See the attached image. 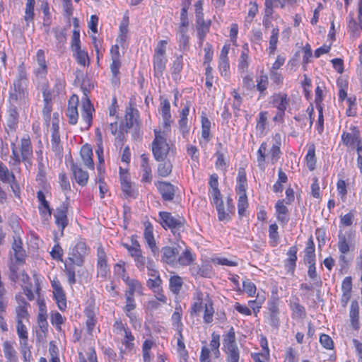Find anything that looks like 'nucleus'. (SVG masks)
<instances>
[{
  "label": "nucleus",
  "mask_w": 362,
  "mask_h": 362,
  "mask_svg": "<svg viewBox=\"0 0 362 362\" xmlns=\"http://www.w3.org/2000/svg\"><path fill=\"white\" fill-rule=\"evenodd\" d=\"M90 248L86 243L78 242L73 247L70 248L67 260L64 262V272L70 285L76 283V272L74 265L83 266L85 258L89 255Z\"/></svg>",
  "instance_id": "1"
},
{
  "label": "nucleus",
  "mask_w": 362,
  "mask_h": 362,
  "mask_svg": "<svg viewBox=\"0 0 362 362\" xmlns=\"http://www.w3.org/2000/svg\"><path fill=\"white\" fill-rule=\"evenodd\" d=\"M170 131L168 129H155V139L152 142V151L155 159L158 161L163 160L169 152V144L167 137Z\"/></svg>",
  "instance_id": "2"
},
{
  "label": "nucleus",
  "mask_w": 362,
  "mask_h": 362,
  "mask_svg": "<svg viewBox=\"0 0 362 362\" xmlns=\"http://www.w3.org/2000/svg\"><path fill=\"white\" fill-rule=\"evenodd\" d=\"M167 45L168 41L162 40L157 43L154 49L152 62L154 76L158 78L163 76L165 69L168 62L166 57Z\"/></svg>",
  "instance_id": "3"
},
{
  "label": "nucleus",
  "mask_w": 362,
  "mask_h": 362,
  "mask_svg": "<svg viewBox=\"0 0 362 362\" xmlns=\"http://www.w3.org/2000/svg\"><path fill=\"white\" fill-rule=\"evenodd\" d=\"M280 155V147L277 144H274L268 151L267 143L263 142L261 144L257 151V162L258 167L262 170H264L266 163L270 162L272 164L276 163L279 160Z\"/></svg>",
  "instance_id": "4"
},
{
  "label": "nucleus",
  "mask_w": 362,
  "mask_h": 362,
  "mask_svg": "<svg viewBox=\"0 0 362 362\" xmlns=\"http://www.w3.org/2000/svg\"><path fill=\"white\" fill-rule=\"evenodd\" d=\"M279 299L272 298L267 302V312L265 315L266 322L271 327L278 329L281 325Z\"/></svg>",
  "instance_id": "5"
},
{
  "label": "nucleus",
  "mask_w": 362,
  "mask_h": 362,
  "mask_svg": "<svg viewBox=\"0 0 362 362\" xmlns=\"http://www.w3.org/2000/svg\"><path fill=\"white\" fill-rule=\"evenodd\" d=\"M211 301L212 300L207 292L196 290L192 297L191 315L200 314L206 306V304H209Z\"/></svg>",
  "instance_id": "6"
},
{
  "label": "nucleus",
  "mask_w": 362,
  "mask_h": 362,
  "mask_svg": "<svg viewBox=\"0 0 362 362\" xmlns=\"http://www.w3.org/2000/svg\"><path fill=\"white\" fill-rule=\"evenodd\" d=\"M223 345L227 354V361L239 362V350L235 341V333L233 330H230L226 335Z\"/></svg>",
  "instance_id": "7"
},
{
  "label": "nucleus",
  "mask_w": 362,
  "mask_h": 362,
  "mask_svg": "<svg viewBox=\"0 0 362 362\" xmlns=\"http://www.w3.org/2000/svg\"><path fill=\"white\" fill-rule=\"evenodd\" d=\"M269 103L277 110L291 112L292 100L285 93L279 92L273 94L270 98Z\"/></svg>",
  "instance_id": "8"
},
{
  "label": "nucleus",
  "mask_w": 362,
  "mask_h": 362,
  "mask_svg": "<svg viewBox=\"0 0 362 362\" xmlns=\"http://www.w3.org/2000/svg\"><path fill=\"white\" fill-rule=\"evenodd\" d=\"M209 197L210 202L214 206H217L223 202L222 196L218 189V176L211 175L209 179Z\"/></svg>",
  "instance_id": "9"
},
{
  "label": "nucleus",
  "mask_w": 362,
  "mask_h": 362,
  "mask_svg": "<svg viewBox=\"0 0 362 362\" xmlns=\"http://www.w3.org/2000/svg\"><path fill=\"white\" fill-rule=\"evenodd\" d=\"M147 268L148 275L149 276L147 281V286L152 290L153 292H158L161 289L163 284L159 272L154 268L151 262H148Z\"/></svg>",
  "instance_id": "10"
},
{
  "label": "nucleus",
  "mask_w": 362,
  "mask_h": 362,
  "mask_svg": "<svg viewBox=\"0 0 362 362\" xmlns=\"http://www.w3.org/2000/svg\"><path fill=\"white\" fill-rule=\"evenodd\" d=\"M180 245L164 247L162 249V261L168 264L175 266L177 264V256L181 252Z\"/></svg>",
  "instance_id": "11"
},
{
  "label": "nucleus",
  "mask_w": 362,
  "mask_h": 362,
  "mask_svg": "<svg viewBox=\"0 0 362 362\" xmlns=\"http://www.w3.org/2000/svg\"><path fill=\"white\" fill-rule=\"evenodd\" d=\"M34 73L38 78H44L47 75V65L45 52L42 49H38L36 52L34 62Z\"/></svg>",
  "instance_id": "12"
},
{
  "label": "nucleus",
  "mask_w": 362,
  "mask_h": 362,
  "mask_svg": "<svg viewBox=\"0 0 362 362\" xmlns=\"http://www.w3.org/2000/svg\"><path fill=\"white\" fill-rule=\"evenodd\" d=\"M94 107L86 95L81 99V118L85 127L88 129L92 124Z\"/></svg>",
  "instance_id": "13"
},
{
  "label": "nucleus",
  "mask_w": 362,
  "mask_h": 362,
  "mask_svg": "<svg viewBox=\"0 0 362 362\" xmlns=\"http://www.w3.org/2000/svg\"><path fill=\"white\" fill-rule=\"evenodd\" d=\"M338 238L337 245L341 254H347L351 250L354 248V235L352 233H343L340 232Z\"/></svg>",
  "instance_id": "14"
},
{
  "label": "nucleus",
  "mask_w": 362,
  "mask_h": 362,
  "mask_svg": "<svg viewBox=\"0 0 362 362\" xmlns=\"http://www.w3.org/2000/svg\"><path fill=\"white\" fill-rule=\"evenodd\" d=\"M159 112L163 119V129L170 131V125L173 123L172 115L170 113V104L166 99L160 102Z\"/></svg>",
  "instance_id": "15"
},
{
  "label": "nucleus",
  "mask_w": 362,
  "mask_h": 362,
  "mask_svg": "<svg viewBox=\"0 0 362 362\" xmlns=\"http://www.w3.org/2000/svg\"><path fill=\"white\" fill-rule=\"evenodd\" d=\"M78 104V98L76 95H73L69 100L66 110V116L71 124H76L78 119V112L77 106Z\"/></svg>",
  "instance_id": "16"
},
{
  "label": "nucleus",
  "mask_w": 362,
  "mask_h": 362,
  "mask_svg": "<svg viewBox=\"0 0 362 362\" xmlns=\"http://www.w3.org/2000/svg\"><path fill=\"white\" fill-rule=\"evenodd\" d=\"M276 216L278 221L283 226L287 224L289 221L288 209L285 205V200H278L275 204Z\"/></svg>",
  "instance_id": "17"
},
{
  "label": "nucleus",
  "mask_w": 362,
  "mask_h": 362,
  "mask_svg": "<svg viewBox=\"0 0 362 362\" xmlns=\"http://www.w3.org/2000/svg\"><path fill=\"white\" fill-rule=\"evenodd\" d=\"M54 217L55 218V223L58 228L63 231L68 225L66 205L63 204L60 207L57 208L55 214H54Z\"/></svg>",
  "instance_id": "18"
},
{
  "label": "nucleus",
  "mask_w": 362,
  "mask_h": 362,
  "mask_svg": "<svg viewBox=\"0 0 362 362\" xmlns=\"http://www.w3.org/2000/svg\"><path fill=\"white\" fill-rule=\"evenodd\" d=\"M144 238L152 253L156 255L158 252V248L156 246V240L153 235V228L151 224L148 223L145 226L144 232Z\"/></svg>",
  "instance_id": "19"
},
{
  "label": "nucleus",
  "mask_w": 362,
  "mask_h": 362,
  "mask_svg": "<svg viewBox=\"0 0 362 362\" xmlns=\"http://www.w3.org/2000/svg\"><path fill=\"white\" fill-rule=\"evenodd\" d=\"M348 31L354 37H358L362 32V18H358V21L354 18L353 13H349L347 18Z\"/></svg>",
  "instance_id": "20"
},
{
  "label": "nucleus",
  "mask_w": 362,
  "mask_h": 362,
  "mask_svg": "<svg viewBox=\"0 0 362 362\" xmlns=\"http://www.w3.org/2000/svg\"><path fill=\"white\" fill-rule=\"evenodd\" d=\"M71 170L76 182L82 187L86 185L89 177L88 173L74 163L72 164Z\"/></svg>",
  "instance_id": "21"
},
{
  "label": "nucleus",
  "mask_w": 362,
  "mask_h": 362,
  "mask_svg": "<svg viewBox=\"0 0 362 362\" xmlns=\"http://www.w3.org/2000/svg\"><path fill=\"white\" fill-rule=\"evenodd\" d=\"M141 182L151 183L152 180L151 168L148 163V158L146 155H141Z\"/></svg>",
  "instance_id": "22"
},
{
  "label": "nucleus",
  "mask_w": 362,
  "mask_h": 362,
  "mask_svg": "<svg viewBox=\"0 0 362 362\" xmlns=\"http://www.w3.org/2000/svg\"><path fill=\"white\" fill-rule=\"evenodd\" d=\"M123 281L128 286V290L126 291L125 294L134 296L135 293L139 294L142 293L143 286L139 281L132 279L128 276H123Z\"/></svg>",
  "instance_id": "23"
},
{
  "label": "nucleus",
  "mask_w": 362,
  "mask_h": 362,
  "mask_svg": "<svg viewBox=\"0 0 362 362\" xmlns=\"http://www.w3.org/2000/svg\"><path fill=\"white\" fill-rule=\"evenodd\" d=\"M360 139V134L358 132L353 129L350 132H343L341 134V140L344 145L351 148L356 147V143Z\"/></svg>",
  "instance_id": "24"
},
{
  "label": "nucleus",
  "mask_w": 362,
  "mask_h": 362,
  "mask_svg": "<svg viewBox=\"0 0 362 362\" xmlns=\"http://www.w3.org/2000/svg\"><path fill=\"white\" fill-rule=\"evenodd\" d=\"M157 187L165 200H172L175 195V188L173 185L165 182H158Z\"/></svg>",
  "instance_id": "25"
},
{
  "label": "nucleus",
  "mask_w": 362,
  "mask_h": 362,
  "mask_svg": "<svg viewBox=\"0 0 362 362\" xmlns=\"http://www.w3.org/2000/svg\"><path fill=\"white\" fill-rule=\"evenodd\" d=\"M98 272L101 276H106L107 273V257L102 247L98 248Z\"/></svg>",
  "instance_id": "26"
},
{
  "label": "nucleus",
  "mask_w": 362,
  "mask_h": 362,
  "mask_svg": "<svg viewBox=\"0 0 362 362\" xmlns=\"http://www.w3.org/2000/svg\"><path fill=\"white\" fill-rule=\"evenodd\" d=\"M21 156L24 160L30 159L33 156L31 142L28 136H25L21 139Z\"/></svg>",
  "instance_id": "27"
},
{
  "label": "nucleus",
  "mask_w": 362,
  "mask_h": 362,
  "mask_svg": "<svg viewBox=\"0 0 362 362\" xmlns=\"http://www.w3.org/2000/svg\"><path fill=\"white\" fill-rule=\"evenodd\" d=\"M249 66V47L247 43L242 47L241 54L238 60V70L245 72L247 70Z\"/></svg>",
  "instance_id": "28"
},
{
  "label": "nucleus",
  "mask_w": 362,
  "mask_h": 362,
  "mask_svg": "<svg viewBox=\"0 0 362 362\" xmlns=\"http://www.w3.org/2000/svg\"><path fill=\"white\" fill-rule=\"evenodd\" d=\"M349 317L353 328L358 329L359 327V305L356 300H353L351 303Z\"/></svg>",
  "instance_id": "29"
},
{
  "label": "nucleus",
  "mask_w": 362,
  "mask_h": 362,
  "mask_svg": "<svg viewBox=\"0 0 362 362\" xmlns=\"http://www.w3.org/2000/svg\"><path fill=\"white\" fill-rule=\"evenodd\" d=\"M159 216L162 221L161 223L164 228L168 227L175 229L180 226V223L168 212H160Z\"/></svg>",
  "instance_id": "30"
},
{
  "label": "nucleus",
  "mask_w": 362,
  "mask_h": 362,
  "mask_svg": "<svg viewBox=\"0 0 362 362\" xmlns=\"http://www.w3.org/2000/svg\"><path fill=\"white\" fill-rule=\"evenodd\" d=\"M120 181L123 192L129 197L134 195V189L127 173L120 172Z\"/></svg>",
  "instance_id": "31"
},
{
  "label": "nucleus",
  "mask_w": 362,
  "mask_h": 362,
  "mask_svg": "<svg viewBox=\"0 0 362 362\" xmlns=\"http://www.w3.org/2000/svg\"><path fill=\"white\" fill-rule=\"evenodd\" d=\"M81 156L83 163L90 169H93L94 164L92 159L93 151L89 145H84L81 149Z\"/></svg>",
  "instance_id": "32"
},
{
  "label": "nucleus",
  "mask_w": 362,
  "mask_h": 362,
  "mask_svg": "<svg viewBox=\"0 0 362 362\" xmlns=\"http://www.w3.org/2000/svg\"><path fill=\"white\" fill-rule=\"evenodd\" d=\"M126 304L124 307V311L127 316L130 319L132 322H134L136 319L134 314L132 313L136 308V303L134 296L125 294Z\"/></svg>",
  "instance_id": "33"
},
{
  "label": "nucleus",
  "mask_w": 362,
  "mask_h": 362,
  "mask_svg": "<svg viewBox=\"0 0 362 362\" xmlns=\"http://www.w3.org/2000/svg\"><path fill=\"white\" fill-rule=\"evenodd\" d=\"M297 247H291L287 252V259L286 260V267L288 272H293L297 261Z\"/></svg>",
  "instance_id": "34"
},
{
  "label": "nucleus",
  "mask_w": 362,
  "mask_h": 362,
  "mask_svg": "<svg viewBox=\"0 0 362 362\" xmlns=\"http://www.w3.org/2000/svg\"><path fill=\"white\" fill-rule=\"evenodd\" d=\"M28 303L26 301H22L20 303V305L16 308V321L19 322H29V314L27 310V306Z\"/></svg>",
  "instance_id": "35"
},
{
  "label": "nucleus",
  "mask_w": 362,
  "mask_h": 362,
  "mask_svg": "<svg viewBox=\"0 0 362 362\" xmlns=\"http://www.w3.org/2000/svg\"><path fill=\"white\" fill-rule=\"evenodd\" d=\"M194 260V255L188 248H185L177 256V264L182 266H188Z\"/></svg>",
  "instance_id": "36"
},
{
  "label": "nucleus",
  "mask_w": 362,
  "mask_h": 362,
  "mask_svg": "<svg viewBox=\"0 0 362 362\" xmlns=\"http://www.w3.org/2000/svg\"><path fill=\"white\" fill-rule=\"evenodd\" d=\"M218 214V218L221 221H229L230 219V214L234 211L225 206L223 202L215 206Z\"/></svg>",
  "instance_id": "37"
},
{
  "label": "nucleus",
  "mask_w": 362,
  "mask_h": 362,
  "mask_svg": "<svg viewBox=\"0 0 362 362\" xmlns=\"http://www.w3.org/2000/svg\"><path fill=\"white\" fill-rule=\"evenodd\" d=\"M25 322H17L16 331L17 334L21 339V346L25 348L28 342V329L25 325Z\"/></svg>",
  "instance_id": "38"
},
{
  "label": "nucleus",
  "mask_w": 362,
  "mask_h": 362,
  "mask_svg": "<svg viewBox=\"0 0 362 362\" xmlns=\"http://www.w3.org/2000/svg\"><path fill=\"white\" fill-rule=\"evenodd\" d=\"M279 29L278 27L273 28L272 35L269 37V45L267 52L269 56L274 54L276 49L278 39H279Z\"/></svg>",
  "instance_id": "39"
},
{
  "label": "nucleus",
  "mask_w": 362,
  "mask_h": 362,
  "mask_svg": "<svg viewBox=\"0 0 362 362\" xmlns=\"http://www.w3.org/2000/svg\"><path fill=\"white\" fill-rule=\"evenodd\" d=\"M3 349L7 362H17L16 351L11 342L5 341L3 344Z\"/></svg>",
  "instance_id": "40"
},
{
  "label": "nucleus",
  "mask_w": 362,
  "mask_h": 362,
  "mask_svg": "<svg viewBox=\"0 0 362 362\" xmlns=\"http://www.w3.org/2000/svg\"><path fill=\"white\" fill-rule=\"evenodd\" d=\"M172 325L173 328L177 331V333H181L183 329V324L182 322V313L178 308H175L172 317Z\"/></svg>",
  "instance_id": "41"
},
{
  "label": "nucleus",
  "mask_w": 362,
  "mask_h": 362,
  "mask_svg": "<svg viewBox=\"0 0 362 362\" xmlns=\"http://www.w3.org/2000/svg\"><path fill=\"white\" fill-rule=\"evenodd\" d=\"M305 159L308 169L311 171L315 170L316 165V158L315 148L313 144L309 146Z\"/></svg>",
  "instance_id": "42"
},
{
  "label": "nucleus",
  "mask_w": 362,
  "mask_h": 362,
  "mask_svg": "<svg viewBox=\"0 0 362 362\" xmlns=\"http://www.w3.org/2000/svg\"><path fill=\"white\" fill-rule=\"evenodd\" d=\"M182 284V279L177 275H173L169 279L170 289L175 294H177L180 293Z\"/></svg>",
  "instance_id": "43"
},
{
  "label": "nucleus",
  "mask_w": 362,
  "mask_h": 362,
  "mask_svg": "<svg viewBox=\"0 0 362 362\" xmlns=\"http://www.w3.org/2000/svg\"><path fill=\"white\" fill-rule=\"evenodd\" d=\"M305 253V262L306 263L315 262V245L311 237L308 240Z\"/></svg>",
  "instance_id": "44"
},
{
  "label": "nucleus",
  "mask_w": 362,
  "mask_h": 362,
  "mask_svg": "<svg viewBox=\"0 0 362 362\" xmlns=\"http://www.w3.org/2000/svg\"><path fill=\"white\" fill-rule=\"evenodd\" d=\"M269 244L272 247H276L279 243V235L278 233V226L272 223L269 227Z\"/></svg>",
  "instance_id": "45"
},
{
  "label": "nucleus",
  "mask_w": 362,
  "mask_h": 362,
  "mask_svg": "<svg viewBox=\"0 0 362 362\" xmlns=\"http://www.w3.org/2000/svg\"><path fill=\"white\" fill-rule=\"evenodd\" d=\"M209 26L210 23L206 22L204 19L197 21V30L201 42H203L205 35L209 31Z\"/></svg>",
  "instance_id": "46"
},
{
  "label": "nucleus",
  "mask_w": 362,
  "mask_h": 362,
  "mask_svg": "<svg viewBox=\"0 0 362 362\" xmlns=\"http://www.w3.org/2000/svg\"><path fill=\"white\" fill-rule=\"evenodd\" d=\"M39 313H38V323L41 327L47 325V309L44 300H39Z\"/></svg>",
  "instance_id": "47"
},
{
  "label": "nucleus",
  "mask_w": 362,
  "mask_h": 362,
  "mask_svg": "<svg viewBox=\"0 0 362 362\" xmlns=\"http://www.w3.org/2000/svg\"><path fill=\"white\" fill-rule=\"evenodd\" d=\"M14 175L2 163H0V180L5 183H10L14 180Z\"/></svg>",
  "instance_id": "48"
},
{
  "label": "nucleus",
  "mask_w": 362,
  "mask_h": 362,
  "mask_svg": "<svg viewBox=\"0 0 362 362\" xmlns=\"http://www.w3.org/2000/svg\"><path fill=\"white\" fill-rule=\"evenodd\" d=\"M13 250L16 260L18 262L23 261L25 256V252L22 247V243L21 240H14Z\"/></svg>",
  "instance_id": "49"
},
{
  "label": "nucleus",
  "mask_w": 362,
  "mask_h": 362,
  "mask_svg": "<svg viewBox=\"0 0 362 362\" xmlns=\"http://www.w3.org/2000/svg\"><path fill=\"white\" fill-rule=\"evenodd\" d=\"M203 313V320L204 323L209 324L213 322L214 320V308L213 300L209 303L206 304V306L202 310Z\"/></svg>",
  "instance_id": "50"
},
{
  "label": "nucleus",
  "mask_w": 362,
  "mask_h": 362,
  "mask_svg": "<svg viewBox=\"0 0 362 362\" xmlns=\"http://www.w3.org/2000/svg\"><path fill=\"white\" fill-rule=\"evenodd\" d=\"M35 0H26L24 19L27 23L32 21L34 18Z\"/></svg>",
  "instance_id": "51"
},
{
  "label": "nucleus",
  "mask_w": 362,
  "mask_h": 362,
  "mask_svg": "<svg viewBox=\"0 0 362 362\" xmlns=\"http://www.w3.org/2000/svg\"><path fill=\"white\" fill-rule=\"evenodd\" d=\"M220 336L215 333L212 334L211 340L210 341V346L211 348V354L215 358H218L220 354Z\"/></svg>",
  "instance_id": "52"
},
{
  "label": "nucleus",
  "mask_w": 362,
  "mask_h": 362,
  "mask_svg": "<svg viewBox=\"0 0 362 362\" xmlns=\"http://www.w3.org/2000/svg\"><path fill=\"white\" fill-rule=\"evenodd\" d=\"M80 362H97L96 353L93 348L90 347L86 354L79 353Z\"/></svg>",
  "instance_id": "53"
},
{
  "label": "nucleus",
  "mask_w": 362,
  "mask_h": 362,
  "mask_svg": "<svg viewBox=\"0 0 362 362\" xmlns=\"http://www.w3.org/2000/svg\"><path fill=\"white\" fill-rule=\"evenodd\" d=\"M74 52V55L75 56L77 62L81 65L85 66L88 61V53L79 47L78 49H75L71 50Z\"/></svg>",
  "instance_id": "54"
},
{
  "label": "nucleus",
  "mask_w": 362,
  "mask_h": 362,
  "mask_svg": "<svg viewBox=\"0 0 362 362\" xmlns=\"http://www.w3.org/2000/svg\"><path fill=\"white\" fill-rule=\"evenodd\" d=\"M128 33V23L127 21H123L119 26V33L117 39V42L121 46H123L126 42Z\"/></svg>",
  "instance_id": "55"
},
{
  "label": "nucleus",
  "mask_w": 362,
  "mask_h": 362,
  "mask_svg": "<svg viewBox=\"0 0 362 362\" xmlns=\"http://www.w3.org/2000/svg\"><path fill=\"white\" fill-rule=\"evenodd\" d=\"M211 122L206 117H202V138L206 141L209 140Z\"/></svg>",
  "instance_id": "56"
},
{
  "label": "nucleus",
  "mask_w": 362,
  "mask_h": 362,
  "mask_svg": "<svg viewBox=\"0 0 362 362\" xmlns=\"http://www.w3.org/2000/svg\"><path fill=\"white\" fill-rule=\"evenodd\" d=\"M243 291L247 293L249 297H254L256 295L257 287L253 282L249 279H245L243 281Z\"/></svg>",
  "instance_id": "57"
},
{
  "label": "nucleus",
  "mask_w": 362,
  "mask_h": 362,
  "mask_svg": "<svg viewBox=\"0 0 362 362\" xmlns=\"http://www.w3.org/2000/svg\"><path fill=\"white\" fill-rule=\"evenodd\" d=\"M173 165L168 160L160 163L158 166V174L161 177H167L172 171Z\"/></svg>",
  "instance_id": "58"
},
{
  "label": "nucleus",
  "mask_w": 362,
  "mask_h": 362,
  "mask_svg": "<svg viewBox=\"0 0 362 362\" xmlns=\"http://www.w3.org/2000/svg\"><path fill=\"white\" fill-rule=\"evenodd\" d=\"M248 206L247 197L246 194L238 195V211L240 216H245L246 209Z\"/></svg>",
  "instance_id": "59"
},
{
  "label": "nucleus",
  "mask_w": 362,
  "mask_h": 362,
  "mask_svg": "<svg viewBox=\"0 0 362 362\" xmlns=\"http://www.w3.org/2000/svg\"><path fill=\"white\" fill-rule=\"evenodd\" d=\"M218 69L222 76L228 77L230 76L229 59H218Z\"/></svg>",
  "instance_id": "60"
},
{
  "label": "nucleus",
  "mask_w": 362,
  "mask_h": 362,
  "mask_svg": "<svg viewBox=\"0 0 362 362\" xmlns=\"http://www.w3.org/2000/svg\"><path fill=\"white\" fill-rule=\"evenodd\" d=\"M341 288H342V291L344 292L343 298H345V303H346L349 298V293H351V288H352V281H351V277H349V276L346 277L343 280Z\"/></svg>",
  "instance_id": "61"
},
{
  "label": "nucleus",
  "mask_w": 362,
  "mask_h": 362,
  "mask_svg": "<svg viewBox=\"0 0 362 362\" xmlns=\"http://www.w3.org/2000/svg\"><path fill=\"white\" fill-rule=\"evenodd\" d=\"M257 89L263 93L267 88L268 86V76L264 74H262L257 78Z\"/></svg>",
  "instance_id": "62"
},
{
  "label": "nucleus",
  "mask_w": 362,
  "mask_h": 362,
  "mask_svg": "<svg viewBox=\"0 0 362 362\" xmlns=\"http://www.w3.org/2000/svg\"><path fill=\"white\" fill-rule=\"evenodd\" d=\"M183 67V58L182 55L177 56L174 60L172 66L173 76H177Z\"/></svg>",
  "instance_id": "63"
},
{
  "label": "nucleus",
  "mask_w": 362,
  "mask_h": 362,
  "mask_svg": "<svg viewBox=\"0 0 362 362\" xmlns=\"http://www.w3.org/2000/svg\"><path fill=\"white\" fill-rule=\"evenodd\" d=\"M269 349H266L259 353L252 354V358L255 362H269Z\"/></svg>",
  "instance_id": "64"
}]
</instances>
